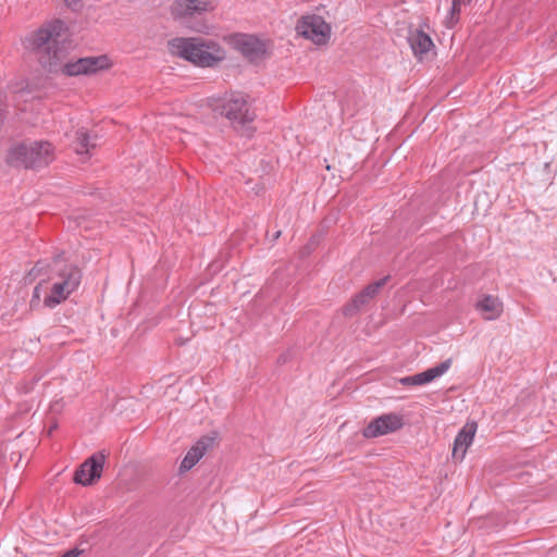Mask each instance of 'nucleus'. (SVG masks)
Wrapping results in <instances>:
<instances>
[{
  "label": "nucleus",
  "mask_w": 557,
  "mask_h": 557,
  "mask_svg": "<svg viewBox=\"0 0 557 557\" xmlns=\"http://www.w3.org/2000/svg\"><path fill=\"white\" fill-rule=\"evenodd\" d=\"M27 47L36 54L42 69L49 73L78 76L96 73L108 66L106 55L69 60V47L64 37V23L53 21L42 25L27 37Z\"/></svg>",
  "instance_id": "nucleus-1"
},
{
  "label": "nucleus",
  "mask_w": 557,
  "mask_h": 557,
  "mask_svg": "<svg viewBox=\"0 0 557 557\" xmlns=\"http://www.w3.org/2000/svg\"><path fill=\"white\" fill-rule=\"evenodd\" d=\"M50 293L44 299L45 306L54 308L64 301L81 284L82 270L65 259L64 253H58L49 264Z\"/></svg>",
  "instance_id": "nucleus-2"
},
{
  "label": "nucleus",
  "mask_w": 557,
  "mask_h": 557,
  "mask_svg": "<svg viewBox=\"0 0 557 557\" xmlns=\"http://www.w3.org/2000/svg\"><path fill=\"white\" fill-rule=\"evenodd\" d=\"M172 53L197 66H212L223 59L219 44L202 38H174L170 42Z\"/></svg>",
  "instance_id": "nucleus-3"
},
{
  "label": "nucleus",
  "mask_w": 557,
  "mask_h": 557,
  "mask_svg": "<svg viewBox=\"0 0 557 557\" xmlns=\"http://www.w3.org/2000/svg\"><path fill=\"white\" fill-rule=\"evenodd\" d=\"M54 159V149L49 141L34 140L21 143L10 148L7 162L16 168L41 169Z\"/></svg>",
  "instance_id": "nucleus-4"
},
{
  "label": "nucleus",
  "mask_w": 557,
  "mask_h": 557,
  "mask_svg": "<svg viewBox=\"0 0 557 557\" xmlns=\"http://www.w3.org/2000/svg\"><path fill=\"white\" fill-rule=\"evenodd\" d=\"M211 107L214 112L227 119L235 129L252 131L251 123L256 119V113L242 92L226 94L213 100Z\"/></svg>",
  "instance_id": "nucleus-5"
},
{
  "label": "nucleus",
  "mask_w": 557,
  "mask_h": 557,
  "mask_svg": "<svg viewBox=\"0 0 557 557\" xmlns=\"http://www.w3.org/2000/svg\"><path fill=\"white\" fill-rule=\"evenodd\" d=\"M297 32L317 45L326 44L330 39L331 27L320 15L302 16L297 24Z\"/></svg>",
  "instance_id": "nucleus-6"
},
{
  "label": "nucleus",
  "mask_w": 557,
  "mask_h": 557,
  "mask_svg": "<svg viewBox=\"0 0 557 557\" xmlns=\"http://www.w3.org/2000/svg\"><path fill=\"white\" fill-rule=\"evenodd\" d=\"M104 462L106 455L102 451L91 455L75 471L74 482L83 486L95 484L101 478Z\"/></svg>",
  "instance_id": "nucleus-7"
},
{
  "label": "nucleus",
  "mask_w": 557,
  "mask_h": 557,
  "mask_svg": "<svg viewBox=\"0 0 557 557\" xmlns=\"http://www.w3.org/2000/svg\"><path fill=\"white\" fill-rule=\"evenodd\" d=\"M404 425L403 417L398 413H385L369 422L362 430L366 438H375L396 432Z\"/></svg>",
  "instance_id": "nucleus-8"
},
{
  "label": "nucleus",
  "mask_w": 557,
  "mask_h": 557,
  "mask_svg": "<svg viewBox=\"0 0 557 557\" xmlns=\"http://www.w3.org/2000/svg\"><path fill=\"white\" fill-rule=\"evenodd\" d=\"M389 280V276L382 277L369 285H367L360 293H358L349 304H347L344 309L343 313L346 317H352L358 312V310L368 304L371 299H373L380 292V289L385 286L387 281Z\"/></svg>",
  "instance_id": "nucleus-9"
},
{
  "label": "nucleus",
  "mask_w": 557,
  "mask_h": 557,
  "mask_svg": "<svg viewBox=\"0 0 557 557\" xmlns=\"http://www.w3.org/2000/svg\"><path fill=\"white\" fill-rule=\"evenodd\" d=\"M214 5L209 0H176L171 7L174 18L191 17L212 11Z\"/></svg>",
  "instance_id": "nucleus-10"
},
{
  "label": "nucleus",
  "mask_w": 557,
  "mask_h": 557,
  "mask_svg": "<svg viewBox=\"0 0 557 557\" xmlns=\"http://www.w3.org/2000/svg\"><path fill=\"white\" fill-rule=\"evenodd\" d=\"M236 45L242 54L250 61L260 60L267 52L265 44L252 35L239 36Z\"/></svg>",
  "instance_id": "nucleus-11"
},
{
  "label": "nucleus",
  "mask_w": 557,
  "mask_h": 557,
  "mask_svg": "<svg viewBox=\"0 0 557 557\" xmlns=\"http://www.w3.org/2000/svg\"><path fill=\"white\" fill-rule=\"evenodd\" d=\"M476 431L475 423H467L456 435L454 445H453V459L456 461H461L469 446L472 444L474 435Z\"/></svg>",
  "instance_id": "nucleus-12"
},
{
  "label": "nucleus",
  "mask_w": 557,
  "mask_h": 557,
  "mask_svg": "<svg viewBox=\"0 0 557 557\" xmlns=\"http://www.w3.org/2000/svg\"><path fill=\"white\" fill-rule=\"evenodd\" d=\"M213 444L212 437H202L186 454L180 465V471L190 470L205 455L207 449Z\"/></svg>",
  "instance_id": "nucleus-13"
},
{
  "label": "nucleus",
  "mask_w": 557,
  "mask_h": 557,
  "mask_svg": "<svg viewBox=\"0 0 557 557\" xmlns=\"http://www.w3.org/2000/svg\"><path fill=\"white\" fill-rule=\"evenodd\" d=\"M475 307L485 320H495L503 312L502 302L498 300V298L491 295L484 296L476 302Z\"/></svg>",
  "instance_id": "nucleus-14"
},
{
  "label": "nucleus",
  "mask_w": 557,
  "mask_h": 557,
  "mask_svg": "<svg viewBox=\"0 0 557 557\" xmlns=\"http://www.w3.org/2000/svg\"><path fill=\"white\" fill-rule=\"evenodd\" d=\"M408 41L416 57L429 52L434 46L431 37L424 32L418 29L410 33Z\"/></svg>",
  "instance_id": "nucleus-15"
},
{
  "label": "nucleus",
  "mask_w": 557,
  "mask_h": 557,
  "mask_svg": "<svg viewBox=\"0 0 557 557\" xmlns=\"http://www.w3.org/2000/svg\"><path fill=\"white\" fill-rule=\"evenodd\" d=\"M451 362H453L451 359L448 358V359L444 360L443 362H441L432 368L426 369L423 372L417 373L419 386L431 383L435 379L445 374L451 367Z\"/></svg>",
  "instance_id": "nucleus-16"
},
{
  "label": "nucleus",
  "mask_w": 557,
  "mask_h": 557,
  "mask_svg": "<svg viewBox=\"0 0 557 557\" xmlns=\"http://www.w3.org/2000/svg\"><path fill=\"white\" fill-rule=\"evenodd\" d=\"M96 136H91L84 129L76 132V147L75 150L78 154L88 153L89 148L96 147Z\"/></svg>",
  "instance_id": "nucleus-17"
},
{
  "label": "nucleus",
  "mask_w": 557,
  "mask_h": 557,
  "mask_svg": "<svg viewBox=\"0 0 557 557\" xmlns=\"http://www.w3.org/2000/svg\"><path fill=\"white\" fill-rule=\"evenodd\" d=\"M472 0H453L451 8L446 17V27L453 28L460 20L461 8L469 5Z\"/></svg>",
  "instance_id": "nucleus-18"
},
{
  "label": "nucleus",
  "mask_w": 557,
  "mask_h": 557,
  "mask_svg": "<svg viewBox=\"0 0 557 557\" xmlns=\"http://www.w3.org/2000/svg\"><path fill=\"white\" fill-rule=\"evenodd\" d=\"M398 382L404 386H419L417 374L400 377Z\"/></svg>",
  "instance_id": "nucleus-19"
},
{
  "label": "nucleus",
  "mask_w": 557,
  "mask_h": 557,
  "mask_svg": "<svg viewBox=\"0 0 557 557\" xmlns=\"http://www.w3.org/2000/svg\"><path fill=\"white\" fill-rule=\"evenodd\" d=\"M83 553L82 549L78 548H72L66 550L62 556L60 557H78Z\"/></svg>",
  "instance_id": "nucleus-20"
},
{
  "label": "nucleus",
  "mask_w": 557,
  "mask_h": 557,
  "mask_svg": "<svg viewBox=\"0 0 557 557\" xmlns=\"http://www.w3.org/2000/svg\"><path fill=\"white\" fill-rule=\"evenodd\" d=\"M33 296H34V298H35V297H36V298H39V286H36V287L34 288V295H33Z\"/></svg>",
  "instance_id": "nucleus-21"
},
{
  "label": "nucleus",
  "mask_w": 557,
  "mask_h": 557,
  "mask_svg": "<svg viewBox=\"0 0 557 557\" xmlns=\"http://www.w3.org/2000/svg\"><path fill=\"white\" fill-rule=\"evenodd\" d=\"M280 235H281V232L278 231V232L275 233L274 237L277 238Z\"/></svg>",
  "instance_id": "nucleus-22"
}]
</instances>
